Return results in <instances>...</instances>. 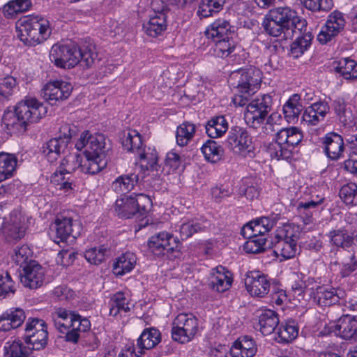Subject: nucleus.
I'll return each instance as SVG.
<instances>
[{"label":"nucleus","instance_id":"f257e3e1","mask_svg":"<svg viewBox=\"0 0 357 357\" xmlns=\"http://www.w3.org/2000/svg\"><path fill=\"white\" fill-rule=\"evenodd\" d=\"M47 113V108L34 98H25L19 102L13 111H6L2 118L8 132L22 134L29 123L39 121Z\"/></svg>","mask_w":357,"mask_h":357},{"label":"nucleus","instance_id":"f03ea898","mask_svg":"<svg viewBox=\"0 0 357 357\" xmlns=\"http://www.w3.org/2000/svg\"><path fill=\"white\" fill-rule=\"evenodd\" d=\"M78 151L83 150L84 158V169L91 175L100 172L105 167L106 142L101 134H91L85 130L81 133L75 143Z\"/></svg>","mask_w":357,"mask_h":357},{"label":"nucleus","instance_id":"7ed1b4c3","mask_svg":"<svg viewBox=\"0 0 357 357\" xmlns=\"http://www.w3.org/2000/svg\"><path fill=\"white\" fill-rule=\"evenodd\" d=\"M261 80V72L257 68L232 73L229 82L237 91L232 98L233 103L238 107L246 105L250 97L259 89Z\"/></svg>","mask_w":357,"mask_h":357},{"label":"nucleus","instance_id":"20e7f679","mask_svg":"<svg viewBox=\"0 0 357 357\" xmlns=\"http://www.w3.org/2000/svg\"><path fill=\"white\" fill-rule=\"evenodd\" d=\"M18 37L25 45L35 46L47 39L51 29L49 21L40 15H27L16 24Z\"/></svg>","mask_w":357,"mask_h":357},{"label":"nucleus","instance_id":"39448f33","mask_svg":"<svg viewBox=\"0 0 357 357\" xmlns=\"http://www.w3.org/2000/svg\"><path fill=\"white\" fill-rule=\"evenodd\" d=\"M302 139V132L296 127L281 129L278 131L275 140L267 146V152L272 158L288 160Z\"/></svg>","mask_w":357,"mask_h":357},{"label":"nucleus","instance_id":"423d86ee","mask_svg":"<svg viewBox=\"0 0 357 357\" xmlns=\"http://www.w3.org/2000/svg\"><path fill=\"white\" fill-rule=\"evenodd\" d=\"M294 15V10L287 6L270 10L262 23L266 33L273 37H278L282 33L285 37H290L289 24Z\"/></svg>","mask_w":357,"mask_h":357},{"label":"nucleus","instance_id":"0eeeda50","mask_svg":"<svg viewBox=\"0 0 357 357\" xmlns=\"http://www.w3.org/2000/svg\"><path fill=\"white\" fill-rule=\"evenodd\" d=\"M272 103V97L268 94L259 95L247 103L244 114L246 123L254 128L260 126L270 112Z\"/></svg>","mask_w":357,"mask_h":357},{"label":"nucleus","instance_id":"6e6552de","mask_svg":"<svg viewBox=\"0 0 357 357\" xmlns=\"http://www.w3.org/2000/svg\"><path fill=\"white\" fill-rule=\"evenodd\" d=\"M276 237L278 238L274 245V252L285 259L293 258L298 252L297 239L298 232L294 226L284 225L278 230Z\"/></svg>","mask_w":357,"mask_h":357},{"label":"nucleus","instance_id":"1a4fd4ad","mask_svg":"<svg viewBox=\"0 0 357 357\" xmlns=\"http://www.w3.org/2000/svg\"><path fill=\"white\" fill-rule=\"evenodd\" d=\"M79 47L73 43H57L54 45L50 52L52 63L59 68L70 69L79 63Z\"/></svg>","mask_w":357,"mask_h":357},{"label":"nucleus","instance_id":"9d476101","mask_svg":"<svg viewBox=\"0 0 357 357\" xmlns=\"http://www.w3.org/2000/svg\"><path fill=\"white\" fill-rule=\"evenodd\" d=\"M198 331V320L191 313H181L173 322L172 337L174 341L184 344L190 342Z\"/></svg>","mask_w":357,"mask_h":357},{"label":"nucleus","instance_id":"9b49d317","mask_svg":"<svg viewBox=\"0 0 357 357\" xmlns=\"http://www.w3.org/2000/svg\"><path fill=\"white\" fill-rule=\"evenodd\" d=\"M227 142L235 153L243 157L252 158L254 155L252 137L245 129L240 127L231 128L227 137Z\"/></svg>","mask_w":357,"mask_h":357},{"label":"nucleus","instance_id":"f8f14e48","mask_svg":"<svg viewBox=\"0 0 357 357\" xmlns=\"http://www.w3.org/2000/svg\"><path fill=\"white\" fill-rule=\"evenodd\" d=\"M81 232V225L72 218L58 215L54 222V229H52L50 236L56 243L66 241L72 236L76 238Z\"/></svg>","mask_w":357,"mask_h":357},{"label":"nucleus","instance_id":"ddd939ff","mask_svg":"<svg viewBox=\"0 0 357 357\" xmlns=\"http://www.w3.org/2000/svg\"><path fill=\"white\" fill-rule=\"evenodd\" d=\"M149 249L155 255H165V252L173 253L174 257H178L179 251V241L173 238V236L167 231L159 232L151 236L148 241Z\"/></svg>","mask_w":357,"mask_h":357},{"label":"nucleus","instance_id":"4468645a","mask_svg":"<svg viewBox=\"0 0 357 357\" xmlns=\"http://www.w3.org/2000/svg\"><path fill=\"white\" fill-rule=\"evenodd\" d=\"M244 282L246 290L252 296L262 298L270 291L271 279L259 271L247 272Z\"/></svg>","mask_w":357,"mask_h":357},{"label":"nucleus","instance_id":"2eb2a0df","mask_svg":"<svg viewBox=\"0 0 357 357\" xmlns=\"http://www.w3.org/2000/svg\"><path fill=\"white\" fill-rule=\"evenodd\" d=\"M346 293L341 289L329 288L324 286L312 287L310 297L313 302L321 306L326 307L335 305L344 300Z\"/></svg>","mask_w":357,"mask_h":357},{"label":"nucleus","instance_id":"dca6fc26","mask_svg":"<svg viewBox=\"0 0 357 357\" xmlns=\"http://www.w3.org/2000/svg\"><path fill=\"white\" fill-rule=\"evenodd\" d=\"M345 20L343 14L338 11L331 13L317 36L318 41L326 44L337 36L344 28Z\"/></svg>","mask_w":357,"mask_h":357},{"label":"nucleus","instance_id":"f3484780","mask_svg":"<svg viewBox=\"0 0 357 357\" xmlns=\"http://www.w3.org/2000/svg\"><path fill=\"white\" fill-rule=\"evenodd\" d=\"M43 268L36 261H30L20 272V282L22 285L29 289L40 287L44 281Z\"/></svg>","mask_w":357,"mask_h":357},{"label":"nucleus","instance_id":"a211bd4d","mask_svg":"<svg viewBox=\"0 0 357 357\" xmlns=\"http://www.w3.org/2000/svg\"><path fill=\"white\" fill-rule=\"evenodd\" d=\"M25 231L24 218L17 211L11 213L9 219L5 220L1 227L2 234L7 241L21 239Z\"/></svg>","mask_w":357,"mask_h":357},{"label":"nucleus","instance_id":"6ab92c4d","mask_svg":"<svg viewBox=\"0 0 357 357\" xmlns=\"http://www.w3.org/2000/svg\"><path fill=\"white\" fill-rule=\"evenodd\" d=\"M322 148L326 156L332 160H337L343 155L344 139L342 135L331 132L321 139Z\"/></svg>","mask_w":357,"mask_h":357},{"label":"nucleus","instance_id":"aec40b11","mask_svg":"<svg viewBox=\"0 0 357 357\" xmlns=\"http://www.w3.org/2000/svg\"><path fill=\"white\" fill-rule=\"evenodd\" d=\"M275 224L274 220L268 217H262L245 225L241 229V233L245 238L264 237Z\"/></svg>","mask_w":357,"mask_h":357},{"label":"nucleus","instance_id":"412c9836","mask_svg":"<svg viewBox=\"0 0 357 357\" xmlns=\"http://www.w3.org/2000/svg\"><path fill=\"white\" fill-rule=\"evenodd\" d=\"M73 90L71 84L63 80L50 81L43 88V97L47 100H64Z\"/></svg>","mask_w":357,"mask_h":357},{"label":"nucleus","instance_id":"4be33fe9","mask_svg":"<svg viewBox=\"0 0 357 357\" xmlns=\"http://www.w3.org/2000/svg\"><path fill=\"white\" fill-rule=\"evenodd\" d=\"M231 273L225 266H218L211 271L209 286L218 292H224L228 290L232 284Z\"/></svg>","mask_w":357,"mask_h":357},{"label":"nucleus","instance_id":"5701e85b","mask_svg":"<svg viewBox=\"0 0 357 357\" xmlns=\"http://www.w3.org/2000/svg\"><path fill=\"white\" fill-rule=\"evenodd\" d=\"M152 206L153 202H147L146 205H141L139 202H121L116 204L115 211L121 218H141L149 213Z\"/></svg>","mask_w":357,"mask_h":357},{"label":"nucleus","instance_id":"b1692460","mask_svg":"<svg viewBox=\"0 0 357 357\" xmlns=\"http://www.w3.org/2000/svg\"><path fill=\"white\" fill-rule=\"evenodd\" d=\"M334 110L343 128L342 132L354 130L356 126V117L350 107L342 99H337L333 102Z\"/></svg>","mask_w":357,"mask_h":357},{"label":"nucleus","instance_id":"393cba45","mask_svg":"<svg viewBox=\"0 0 357 357\" xmlns=\"http://www.w3.org/2000/svg\"><path fill=\"white\" fill-rule=\"evenodd\" d=\"M330 107L326 102H316L306 107L302 119L307 126H316L323 121Z\"/></svg>","mask_w":357,"mask_h":357},{"label":"nucleus","instance_id":"a878e982","mask_svg":"<svg viewBox=\"0 0 357 357\" xmlns=\"http://www.w3.org/2000/svg\"><path fill=\"white\" fill-rule=\"evenodd\" d=\"M26 319L24 311L21 308H10L0 316V331H9L20 326Z\"/></svg>","mask_w":357,"mask_h":357},{"label":"nucleus","instance_id":"bb28decb","mask_svg":"<svg viewBox=\"0 0 357 357\" xmlns=\"http://www.w3.org/2000/svg\"><path fill=\"white\" fill-rule=\"evenodd\" d=\"M334 332L344 340H356L357 337V321L350 315L338 319L334 326Z\"/></svg>","mask_w":357,"mask_h":357},{"label":"nucleus","instance_id":"cd10ccee","mask_svg":"<svg viewBox=\"0 0 357 357\" xmlns=\"http://www.w3.org/2000/svg\"><path fill=\"white\" fill-rule=\"evenodd\" d=\"M91 328L90 321L75 313V319H72L69 330L66 333V340L68 342H77L81 333L88 331Z\"/></svg>","mask_w":357,"mask_h":357},{"label":"nucleus","instance_id":"c85d7f7f","mask_svg":"<svg viewBox=\"0 0 357 357\" xmlns=\"http://www.w3.org/2000/svg\"><path fill=\"white\" fill-rule=\"evenodd\" d=\"M258 324L261 333L267 335L275 331L279 324V319L273 310H261L258 312Z\"/></svg>","mask_w":357,"mask_h":357},{"label":"nucleus","instance_id":"c756f323","mask_svg":"<svg viewBox=\"0 0 357 357\" xmlns=\"http://www.w3.org/2000/svg\"><path fill=\"white\" fill-rule=\"evenodd\" d=\"M75 312L66 308H55L51 314V319L55 328L61 333L68 331L72 319H75Z\"/></svg>","mask_w":357,"mask_h":357},{"label":"nucleus","instance_id":"7c9ffc66","mask_svg":"<svg viewBox=\"0 0 357 357\" xmlns=\"http://www.w3.org/2000/svg\"><path fill=\"white\" fill-rule=\"evenodd\" d=\"M109 315L116 318L126 316L130 310V303L122 292H117L111 298L109 303Z\"/></svg>","mask_w":357,"mask_h":357},{"label":"nucleus","instance_id":"2f4dec72","mask_svg":"<svg viewBox=\"0 0 357 357\" xmlns=\"http://www.w3.org/2000/svg\"><path fill=\"white\" fill-rule=\"evenodd\" d=\"M142 170L158 171V153L155 148L144 147L137 153Z\"/></svg>","mask_w":357,"mask_h":357},{"label":"nucleus","instance_id":"473e14b6","mask_svg":"<svg viewBox=\"0 0 357 357\" xmlns=\"http://www.w3.org/2000/svg\"><path fill=\"white\" fill-rule=\"evenodd\" d=\"M161 341V334L160 331L155 328H149L143 331L139 337L137 339V347L142 354L144 350H149L155 347Z\"/></svg>","mask_w":357,"mask_h":357},{"label":"nucleus","instance_id":"72a5a7b5","mask_svg":"<svg viewBox=\"0 0 357 357\" xmlns=\"http://www.w3.org/2000/svg\"><path fill=\"white\" fill-rule=\"evenodd\" d=\"M167 28L165 13L153 15L149 21L143 24L144 32L151 36L156 37L160 35Z\"/></svg>","mask_w":357,"mask_h":357},{"label":"nucleus","instance_id":"f704fd0d","mask_svg":"<svg viewBox=\"0 0 357 357\" xmlns=\"http://www.w3.org/2000/svg\"><path fill=\"white\" fill-rule=\"evenodd\" d=\"M17 163V158L14 154L0 153V183L13 176Z\"/></svg>","mask_w":357,"mask_h":357},{"label":"nucleus","instance_id":"c9c22d12","mask_svg":"<svg viewBox=\"0 0 357 357\" xmlns=\"http://www.w3.org/2000/svg\"><path fill=\"white\" fill-rule=\"evenodd\" d=\"M209 226L208 222L205 220L202 222H198L197 220H183L181 223L176 226L178 231L181 239H186L192 236L195 233L204 230Z\"/></svg>","mask_w":357,"mask_h":357},{"label":"nucleus","instance_id":"e433bc0d","mask_svg":"<svg viewBox=\"0 0 357 357\" xmlns=\"http://www.w3.org/2000/svg\"><path fill=\"white\" fill-rule=\"evenodd\" d=\"M208 38L215 39L227 38L231 35V25L224 19H218L214 21L206 29Z\"/></svg>","mask_w":357,"mask_h":357},{"label":"nucleus","instance_id":"4c0bfd02","mask_svg":"<svg viewBox=\"0 0 357 357\" xmlns=\"http://www.w3.org/2000/svg\"><path fill=\"white\" fill-rule=\"evenodd\" d=\"M335 70L347 80L357 79V62L349 58H343L335 63Z\"/></svg>","mask_w":357,"mask_h":357},{"label":"nucleus","instance_id":"58836bf2","mask_svg":"<svg viewBox=\"0 0 357 357\" xmlns=\"http://www.w3.org/2000/svg\"><path fill=\"white\" fill-rule=\"evenodd\" d=\"M136 261V255L132 252H127L119 257L114 263V273L117 275L129 273L134 268Z\"/></svg>","mask_w":357,"mask_h":357},{"label":"nucleus","instance_id":"ea45409f","mask_svg":"<svg viewBox=\"0 0 357 357\" xmlns=\"http://www.w3.org/2000/svg\"><path fill=\"white\" fill-rule=\"evenodd\" d=\"M299 100V96L297 94H294L283 105V114L289 123H295L298 119L302 111V105Z\"/></svg>","mask_w":357,"mask_h":357},{"label":"nucleus","instance_id":"a19ab883","mask_svg":"<svg viewBox=\"0 0 357 357\" xmlns=\"http://www.w3.org/2000/svg\"><path fill=\"white\" fill-rule=\"evenodd\" d=\"M228 130V123L223 116L211 118L206 125V132L211 138L222 136Z\"/></svg>","mask_w":357,"mask_h":357},{"label":"nucleus","instance_id":"79ce46f5","mask_svg":"<svg viewBox=\"0 0 357 357\" xmlns=\"http://www.w3.org/2000/svg\"><path fill=\"white\" fill-rule=\"evenodd\" d=\"M4 357H33L31 347H26L20 340L8 341L3 347Z\"/></svg>","mask_w":357,"mask_h":357},{"label":"nucleus","instance_id":"37998d69","mask_svg":"<svg viewBox=\"0 0 357 357\" xmlns=\"http://www.w3.org/2000/svg\"><path fill=\"white\" fill-rule=\"evenodd\" d=\"M196 126L189 121H185L177 127L176 133V143L180 146L188 145L194 138Z\"/></svg>","mask_w":357,"mask_h":357},{"label":"nucleus","instance_id":"c03bdc74","mask_svg":"<svg viewBox=\"0 0 357 357\" xmlns=\"http://www.w3.org/2000/svg\"><path fill=\"white\" fill-rule=\"evenodd\" d=\"M137 180L136 174L122 175L113 181L112 188L116 194L125 195L133 188Z\"/></svg>","mask_w":357,"mask_h":357},{"label":"nucleus","instance_id":"a18cd8bd","mask_svg":"<svg viewBox=\"0 0 357 357\" xmlns=\"http://www.w3.org/2000/svg\"><path fill=\"white\" fill-rule=\"evenodd\" d=\"M79 63L82 62L86 68L92 67L99 61L96 47L93 44H84L79 47Z\"/></svg>","mask_w":357,"mask_h":357},{"label":"nucleus","instance_id":"49530a36","mask_svg":"<svg viewBox=\"0 0 357 357\" xmlns=\"http://www.w3.org/2000/svg\"><path fill=\"white\" fill-rule=\"evenodd\" d=\"M84 158H81L79 155L77 154H69L65 157L59 166L62 172H65L67 174H70L77 168H79L81 172L90 174L89 172L84 169Z\"/></svg>","mask_w":357,"mask_h":357},{"label":"nucleus","instance_id":"de8ad7c7","mask_svg":"<svg viewBox=\"0 0 357 357\" xmlns=\"http://www.w3.org/2000/svg\"><path fill=\"white\" fill-rule=\"evenodd\" d=\"M32 6L31 0H10L3 8L4 15L8 18L29 10Z\"/></svg>","mask_w":357,"mask_h":357},{"label":"nucleus","instance_id":"09e8293b","mask_svg":"<svg viewBox=\"0 0 357 357\" xmlns=\"http://www.w3.org/2000/svg\"><path fill=\"white\" fill-rule=\"evenodd\" d=\"M121 143L126 150L136 154L142 149L141 135L135 130H128L126 133H124L121 139Z\"/></svg>","mask_w":357,"mask_h":357},{"label":"nucleus","instance_id":"8fccbe9b","mask_svg":"<svg viewBox=\"0 0 357 357\" xmlns=\"http://www.w3.org/2000/svg\"><path fill=\"white\" fill-rule=\"evenodd\" d=\"M298 334V327L294 320L290 319L282 324L278 331L280 342H289L294 340Z\"/></svg>","mask_w":357,"mask_h":357},{"label":"nucleus","instance_id":"3c124183","mask_svg":"<svg viewBox=\"0 0 357 357\" xmlns=\"http://www.w3.org/2000/svg\"><path fill=\"white\" fill-rule=\"evenodd\" d=\"M205 158L211 162L219 161L223 154V149L215 141L208 140L202 147Z\"/></svg>","mask_w":357,"mask_h":357},{"label":"nucleus","instance_id":"603ef678","mask_svg":"<svg viewBox=\"0 0 357 357\" xmlns=\"http://www.w3.org/2000/svg\"><path fill=\"white\" fill-rule=\"evenodd\" d=\"M225 0H202L197 11L202 17H208L222 10Z\"/></svg>","mask_w":357,"mask_h":357},{"label":"nucleus","instance_id":"864d4df0","mask_svg":"<svg viewBox=\"0 0 357 357\" xmlns=\"http://www.w3.org/2000/svg\"><path fill=\"white\" fill-rule=\"evenodd\" d=\"M290 19V22L289 24V31L288 33L290 34V36H293L294 35H297L298 36H305V34H311L310 31H307V21L298 16L297 13L294 10V15L291 16Z\"/></svg>","mask_w":357,"mask_h":357},{"label":"nucleus","instance_id":"5fc2aeb1","mask_svg":"<svg viewBox=\"0 0 357 357\" xmlns=\"http://www.w3.org/2000/svg\"><path fill=\"white\" fill-rule=\"evenodd\" d=\"M328 237L331 244L337 248H348L353 242V237L344 229L331 231L328 234Z\"/></svg>","mask_w":357,"mask_h":357},{"label":"nucleus","instance_id":"6e6d98bb","mask_svg":"<svg viewBox=\"0 0 357 357\" xmlns=\"http://www.w3.org/2000/svg\"><path fill=\"white\" fill-rule=\"evenodd\" d=\"M213 51L214 54L220 58L227 57L234 52L236 45L235 42L229 37L227 38L215 39Z\"/></svg>","mask_w":357,"mask_h":357},{"label":"nucleus","instance_id":"4d7b16f0","mask_svg":"<svg viewBox=\"0 0 357 357\" xmlns=\"http://www.w3.org/2000/svg\"><path fill=\"white\" fill-rule=\"evenodd\" d=\"M313 38L312 34L297 36L296 40L291 45V54L294 58L301 56L310 46Z\"/></svg>","mask_w":357,"mask_h":357},{"label":"nucleus","instance_id":"13d9d810","mask_svg":"<svg viewBox=\"0 0 357 357\" xmlns=\"http://www.w3.org/2000/svg\"><path fill=\"white\" fill-rule=\"evenodd\" d=\"M67 145L66 141L56 137L49 140L46 144L44 153L49 157L50 160H56V156L65 150Z\"/></svg>","mask_w":357,"mask_h":357},{"label":"nucleus","instance_id":"bf43d9fd","mask_svg":"<svg viewBox=\"0 0 357 357\" xmlns=\"http://www.w3.org/2000/svg\"><path fill=\"white\" fill-rule=\"evenodd\" d=\"M109 250L105 245L91 248L84 252V257L91 264L98 265L105 259Z\"/></svg>","mask_w":357,"mask_h":357},{"label":"nucleus","instance_id":"052dcab7","mask_svg":"<svg viewBox=\"0 0 357 357\" xmlns=\"http://www.w3.org/2000/svg\"><path fill=\"white\" fill-rule=\"evenodd\" d=\"M68 175L65 172H62L61 168L59 167L51 176V183L58 185L61 190L64 192L70 194L74 190L73 188V183L69 181V178H66L65 176Z\"/></svg>","mask_w":357,"mask_h":357},{"label":"nucleus","instance_id":"680f3d73","mask_svg":"<svg viewBox=\"0 0 357 357\" xmlns=\"http://www.w3.org/2000/svg\"><path fill=\"white\" fill-rule=\"evenodd\" d=\"M48 333L39 331L38 333L24 336L26 344L31 346V350H40L44 348L47 344Z\"/></svg>","mask_w":357,"mask_h":357},{"label":"nucleus","instance_id":"e2e57ef3","mask_svg":"<svg viewBox=\"0 0 357 357\" xmlns=\"http://www.w3.org/2000/svg\"><path fill=\"white\" fill-rule=\"evenodd\" d=\"M32 251L26 245H23L20 247H17L14 250V254L12 255L13 261L20 267H23L28 264L30 259L32 257Z\"/></svg>","mask_w":357,"mask_h":357},{"label":"nucleus","instance_id":"0e129e2a","mask_svg":"<svg viewBox=\"0 0 357 357\" xmlns=\"http://www.w3.org/2000/svg\"><path fill=\"white\" fill-rule=\"evenodd\" d=\"M302 5L312 12L329 11L333 7V0H301Z\"/></svg>","mask_w":357,"mask_h":357},{"label":"nucleus","instance_id":"69168bd1","mask_svg":"<svg viewBox=\"0 0 357 357\" xmlns=\"http://www.w3.org/2000/svg\"><path fill=\"white\" fill-rule=\"evenodd\" d=\"M17 85L15 78L6 76L0 78V100L8 98L14 91Z\"/></svg>","mask_w":357,"mask_h":357},{"label":"nucleus","instance_id":"338daca9","mask_svg":"<svg viewBox=\"0 0 357 357\" xmlns=\"http://www.w3.org/2000/svg\"><path fill=\"white\" fill-rule=\"evenodd\" d=\"M47 331V324L44 320L38 318H29L26 322L24 336Z\"/></svg>","mask_w":357,"mask_h":357},{"label":"nucleus","instance_id":"774afa93","mask_svg":"<svg viewBox=\"0 0 357 357\" xmlns=\"http://www.w3.org/2000/svg\"><path fill=\"white\" fill-rule=\"evenodd\" d=\"M244 244V250L248 253L257 254L265 250V237H252Z\"/></svg>","mask_w":357,"mask_h":357}]
</instances>
